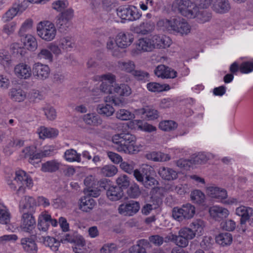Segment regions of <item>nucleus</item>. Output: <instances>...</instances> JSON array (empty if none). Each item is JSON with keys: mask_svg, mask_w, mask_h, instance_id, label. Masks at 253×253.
Listing matches in <instances>:
<instances>
[{"mask_svg": "<svg viewBox=\"0 0 253 253\" xmlns=\"http://www.w3.org/2000/svg\"><path fill=\"white\" fill-rule=\"evenodd\" d=\"M96 81L101 82L99 88H92L90 96L91 99L94 102L99 101L102 97V93L114 94H117L120 96H128L131 93L130 87L126 84H114L116 77L113 74L108 73L94 78Z\"/></svg>", "mask_w": 253, "mask_h": 253, "instance_id": "1", "label": "nucleus"}, {"mask_svg": "<svg viewBox=\"0 0 253 253\" xmlns=\"http://www.w3.org/2000/svg\"><path fill=\"white\" fill-rule=\"evenodd\" d=\"M207 8V7H204ZM172 9L173 11L179 12L182 15L188 18L195 19L196 22L201 24L209 21L211 17L210 13L201 10L204 7H201L195 3L189 4V2H184L181 0H175L172 3Z\"/></svg>", "mask_w": 253, "mask_h": 253, "instance_id": "2", "label": "nucleus"}, {"mask_svg": "<svg viewBox=\"0 0 253 253\" xmlns=\"http://www.w3.org/2000/svg\"><path fill=\"white\" fill-rule=\"evenodd\" d=\"M6 181L7 184L13 190H15L17 186L19 187L18 193H24L26 188L31 189L34 184L32 178L22 169L16 170L12 179H8Z\"/></svg>", "mask_w": 253, "mask_h": 253, "instance_id": "3", "label": "nucleus"}, {"mask_svg": "<svg viewBox=\"0 0 253 253\" xmlns=\"http://www.w3.org/2000/svg\"><path fill=\"white\" fill-rule=\"evenodd\" d=\"M134 140V136L129 133L115 134L112 138L116 149L125 153H133L135 151Z\"/></svg>", "mask_w": 253, "mask_h": 253, "instance_id": "4", "label": "nucleus"}, {"mask_svg": "<svg viewBox=\"0 0 253 253\" xmlns=\"http://www.w3.org/2000/svg\"><path fill=\"white\" fill-rule=\"evenodd\" d=\"M195 235L189 227L182 228L178 231V235H175L169 233L166 237V242L173 241L178 246L181 248H185L189 244V241L193 239Z\"/></svg>", "mask_w": 253, "mask_h": 253, "instance_id": "5", "label": "nucleus"}, {"mask_svg": "<svg viewBox=\"0 0 253 253\" xmlns=\"http://www.w3.org/2000/svg\"><path fill=\"white\" fill-rule=\"evenodd\" d=\"M38 36L42 40L51 42L54 40L57 35V29L54 24L49 21L39 22L36 27Z\"/></svg>", "mask_w": 253, "mask_h": 253, "instance_id": "6", "label": "nucleus"}, {"mask_svg": "<svg viewBox=\"0 0 253 253\" xmlns=\"http://www.w3.org/2000/svg\"><path fill=\"white\" fill-rule=\"evenodd\" d=\"M116 12L123 23L137 20L141 16L138 8L132 5L120 6L117 9Z\"/></svg>", "mask_w": 253, "mask_h": 253, "instance_id": "7", "label": "nucleus"}, {"mask_svg": "<svg viewBox=\"0 0 253 253\" xmlns=\"http://www.w3.org/2000/svg\"><path fill=\"white\" fill-rule=\"evenodd\" d=\"M195 213V207L189 203L183 205L181 208L174 207L172 211L173 218L179 222L192 218Z\"/></svg>", "mask_w": 253, "mask_h": 253, "instance_id": "8", "label": "nucleus"}, {"mask_svg": "<svg viewBox=\"0 0 253 253\" xmlns=\"http://www.w3.org/2000/svg\"><path fill=\"white\" fill-rule=\"evenodd\" d=\"M105 103L98 104L96 108L98 113L101 115L109 117L113 115L115 109L112 105L108 104L112 102L116 106H121L124 104L123 101L110 96H106L104 98Z\"/></svg>", "mask_w": 253, "mask_h": 253, "instance_id": "9", "label": "nucleus"}, {"mask_svg": "<svg viewBox=\"0 0 253 253\" xmlns=\"http://www.w3.org/2000/svg\"><path fill=\"white\" fill-rule=\"evenodd\" d=\"M205 192L208 197L221 203L228 197L227 192L225 189L214 184L207 185L205 187Z\"/></svg>", "mask_w": 253, "mask_h": 253, "instance_id": "10", "label": "nucleus"}, {"mask_svg": "<svg viewBox=\"0 0 253 253\" xmlns=\"http://www.w3.org/2000/svg\"><path fill=\"white\" fill-rule=\"evenodd\" d=\"M32 74L38 80L43 81L47 79L50 75V70L47 65L38 62L32 66Z\"/></svg>", "mask_w": 253, "mask_h": 253, "instance_id": "11", "label": "nucleus"}, {"mask_svg": "<svg viewBox=\"0 0 253 253\" xmlns=\"http://www.w3.org/2000/svg\"><path fill=\"white\" fill-rule=\"evenodd\" d=\"M36 222L33 214L24 212L22 215L20 228L23 232L32 233L36 227Z\"/></svg>", "mask_w": 253, "mask_h": 253, "instance_id": "12", "label": "nucleus"}, {"mask_svg": "<svg viewBox=\"0 0 253 253\" xmlns=\"http://www.w3.org/2000/svg\"><path fill=\"white\" fill-rule=\"evenodd\" d=\"M140 209L139 203L134 201H130L121 204L118 208V212L124 216H132Z\"/></svg>", "mask_w": 253, "mask_h": 253, "instance_id": "13", "label": "nucleus"}, {"mask_svg": "<svg viewBox=\"0 0 253 253\" xmlns=\"http://www.w3.org/2000/svg\"><path fill=\"white\" fill-rule=\"evenodd\" d=\"M21 156L25 158H29V162L33 165L38 164L43 154L37 150L34 146L25 147L22 151Z\"/></svg>", "mask_w": 253, "mask_h": 253, "instance_id": "14", "label": "nucleus"}, {"mask_svg": "<svg viewBox=\"0 0 253 253\" xmlns=\"http://www.w3.org/2000/svg\"><path fill=\"white\" fill-rule=\"evenodd\" d=\"M235 214L241 217V224L244 225L248 221L253 225V209L244 206H240L236 209Z\"/></svg>", "mask_w": 253, "mask_h": 253, "instance_id": "15", "label": "nucleus"}, {"mask_svg": "<svg viewBox=\"0 0 253 253\" xmlns=\"http://www.w3.org/2000/svg\"><path fill=\"white\" fill-rule=\"evenodd\" d=\"M145 169H146L147 172L145 173V178L143 177V185L147 188L151 189V192L153 194L155 192L157 193L160 189L156 187L158 182L153 177L155 174L153 169L146 166Z\"/></svg>", "mask_w": 253, "mask_h": 253, "instance_id": "16", "label": "nucleus"}, {"mask_svg": "<svg viewBox=\"0 0 253 253\" xmlns=\"http://www.w3.org/2000/svg\"><path fill=\"white\" fill-rule=\"evenodd\" d=\"M32 68L31 66L24 62H21L16 64L14 68V74L21 80H28L32 76Z\"/></svg>", "mask_w": 253, "mask_h": 253, "instance_id": "17", "label": "nucleus"}, {"mask_svg": "<svg viewBox=\"0 0 253 253\" xmlns=\"http://www.w3.org/2000/svg\"><path fill=\"white\" fill-rule=\"evenodd\" d=\"M24 141L18 138H11L7 140L3 147L2 152L6 156L11 155L17 149L23 146Z\"/></svg>", "mask_w": 253, "mask_h": 253, "instance_id": "18", "label": "nucleus"}, {"mask_svg": "<svg viewBox=\"0 0 253 253\" xmlns=\"http://www.w3.org/2000/svg\"><path fill=\"white\" fill-rule=\"evenodd\" d=\"M73 17V10L67 9L60 15L57 21V25L59 29L66 30L71 26V20Z\"/></svg>", "mask_w": 253, "mask_h": 253, "instance_id": "19", "label": "nucleus"}, {"mask_svg": "<svg viewBox=\"0 0 253 253\" xmlns=\"http://www.w3.org/2000/svg\"><path fill=\"white\" fill-rule=\"evenodd\" d=\"M37 206L36 200L29 196H26L23 198L19 204L20 209L23 213L26 212L31 213L35 212Z\"/></svg>", "mask_w": 253, "mask_h": 253, "instance_id": "20", "label": "nucleus"}, {"mask_svg": "<svg viewBox=\"0 0 253 253\" xmlns=\"http://www.w3.org/2000/svg\"><path fill=\"white\" fill-rule=\"evenodd\" d=\"M210 216L216 221L227 218L230 213L229 210L222 206L214 205L209 208Z\"/></svg>", "mask_w": 253, "mask_h": 253, "instance_id": "21", "label": "nucleus"}, {"mask_svg": "<svg viewBox=\"0 0 253 253\" xmlns=\"http://www.w3.org/2000/svg\"><path fill=\"white\" fill-rule=\"evenodd\" d=\"M154 72L157 77L162 79H174L177 76L176 71L164 65L158 66Z\"/></svg>", "mask_w": 253, "mask_h": 253, "instance_id": "22", "label": "nucleus"}, {"mask_svg": "<svg viewBox=\"0 0 253 253\" xmlns=\"http://www.w3.org/2000/svg\"><path fill=\"white\" fill-rule=\"evenodd\" d=\"M116 38L117 44L120 48H126L129 46L133 42L134 38L132 34L129 32H120Z\"/></svg>", "mask_w": 253, "mask_h": 253, "instance_id": "23", "label": "nucleus"}, {"mask_svg": "<svg viewBox=\"0 0 253 253\" xmlns=\"http://www.w3.org/2000/svg\"><path fill=\"white\" fill-rule=\"evenodd\" d=\"M173 25L172 31L181 35H186L190 32L189 25L184 20L173 19Z\"/></svg>", "mask_w": 253, "mask_h": 253, "instance_id": "24", "label": "nucleus"}, {"mask_svg": "<svg viewBox=\"0 0 253 253\" xmlns=\"http://www.w3.org/2000/svg\"><path fill=\"white\" fill-rule=\"evenodd\" d=\"M142 114L141 109L135 110L133 113L125 109H120L116 112V117L121 121H129Z\"/></svg>", "mask_w": 253, "mask_h": 253, "instance_id": "25", "label": "nucleus"}, {"mask_svg": "<svg viewBox=\"0 0 253 253\" xmlns=\"http://www.w3.org/2000/svg\"><path fill=\"white\" fill-rule=\"evenodd\" d=\"M21 245L24 250L28 253H37L38 247L35 241L31 238L25 237L21 239Z\"/></svg>", "mask_w": 253, "mask_h": 253, "instance_id": "26", "label": "nucleus"}, {"mask_svg": "<svg viewBox=\"0 0 253 253\" xmlns=\"http://www.w3.org/2000/svg\"><path fill=\"white\" fill-rule=\"evenodd\" d=\"M22 37L23 38H21V40L26 49L34 51L37 48L38 42L34 36L28 34Z\"/></svg>", "mask_w": 253, "mask_h": 253, "instance_id": "27", "label": "nucleus"}, {"mask_svg": "<svg viewBox=\"0 0 253 253\" xmlns=\"http://www.w3.org/2000/svg\"><path fill=\"white\" fill-rule=\"evenodd\" d=\"M83 119L86 124L91 126H97L102 123L101 118L95 112L84 115Z\"/></svg>", "mask_w": 253, "mask_h": 253, "instance_id": "28", "label": "nucleus"}, {"mask_svg": "<svg viewBox=\"0 0 253 253\" xmlns=\"http://www.w3.org/2000/svg\"><path fill=\"white\" fill-rule=\"evenodd\" d=\"M123 194L121 187L117 186H110L106 192L108 198L113 201L121 199L123 196Z\"/></svg>", "mask_w": 253, "mask_h": 253, "instance_id": "29", "label": "nucleus"}, {"mask_svg": "<svg viewBox=\"0 0 253 253\" xmlns=\"http://www.w3.org/2000/svg\"><path fill=\"white\" fill-rule=\"evenodd\" d=\"M95 205L96 203L94 199L88 196L82 197L80 200L79 208L83 211H89Z\"/></svg>", "mask_w": 253, "mask_h": 253, "instance_id": "30", "label": "nucleus"}, {"mask_svg": "<svg viewBox=\"0 0 253 253\" xmlns=\"http://www.w3.org/2000/svg\"><path fill=\"white\" fill-rule=\"evenodd\" d=\"M10 98L14 102H21L26 98V92L20 88H12L9 92Z\"/></svg>", "mask_w": 253, "mask_h": 253, "instance_id": "31", "label": "nucleus"}, {"mask_svg": "<svg viewBox=\"0 0 253 253\" xmlns=\"http://www.w3.org/2000/svg\"><path fill=\"white\" fill-rule=\"evenodd\" d=\"M190 228L194 233L195 237H199L202 235L204 233L205 223L200 219H197L193 221L190 224Z\"/></svg>", "mask_w": 253, "mask_h": 253, "instance_id": "32", "label": "nucleus"}, {"mask_svg": "<svg viewBox=\"0 0 253 253\" xmlns=\"http://www.w3.org/2000/svg\"><path fill=\"white\" fill-rule=\"evenodd\" d=\"M37 133L40 138L45 139L56 137L58 135L59 132L55 128L41 126L37 130Z\"/></svg>", "mask_w": 253, "mask_h": 253, "instance_id": "33", "label": "nucleus"}, {"mask_svg": "<svg viewBox=\"0 0 253 253\" xmlns=\"http://www.w3.org/2000/svg\"><path fill=\"white\" fill-rule=\"evenodd\" d=\"M75 253H86V244L84 238L81 235H77L73 240Z\"/></svg>", "mask_w": 253, "mask_h": 253, "instance_id": "34", "label": "nucleus"}, {"mask_svg": "<svg viewBox=\"0 0 253 253\" xmlns=\"http://www.w3.org/2000/svg\"><path fill=\"white\" fill-rule=\"evenodd\" d=\"M159 173L162 178L167 180H173L178 177V173L175 170L169 168H160Z\"/></svg>", "mask_w": 253, "mask_h": 253, "instance_id": "35", "label": "nucleus"}, {"mask_svg": "<svg viewBox=\"0 0 253 253\" xmlns=\"http://www.w3.org/2000/svg\"><path fill=\"white\" fill-rule=\"evenodd\" d=\"M63 158L66 161L69 163H80L82 160L81 154L73 149L66 150L64 153Z\"/></svg>", "mask_w": 253, "mask_h": 253, "instance_id": "36", "label": "nucleus"}, {"mask_svg": "<svg viewBox=\"0 0 253 253\" xmlns=\"http://www.w3.org/2000/svg\"><path fill=\"white\" fill-rule=\"evenodd\" d=\"M58 43L64 51H71L76 46L74 39L69 36L60 38L58 41Z\"/></svg>", "mask_w": 253, "mask_h": 253, "instance_id": "37", "label": "nucleus"}, {"mask_svg": "<svg viewBox=\"0 0 253 253\" xmlns=\"http://www.w3.org/2000/svg\"><path fill=\"white\" fill-rule=\"evenodd\" d=\"M215 242L222 247L228 246L231 244L233 241L232 236L229 233H222L215 237Z\"/></svg>", "mask_w": 253, "mask_h": 253, "instance_id": "38", "label": "nucleus"}, {"mask_svg": "<svg viewBox=\"0 0 253 253\" xmlns=\"http://www.w3.org/2000/svg\"><path fill=\"white\" fill-rule=\"evenodd\" d=\"M120 69L125 72L129 73L133 72V74L136 77H139L142 75V72L140 71H134L135 65L132 61L121 62L119 63Z\"/></svg>", "mask_w": 253, "mask_h": 253, "instance_id": "39", "label": "nucleus"}, {"mask_svg": "<svg viewBox=\"0 0 253 253\" xmlns=\"http://www.w3.org/2000/svg\"><path fill=\"white\" fill-rule=\"evenodd\" d=\"M146 87L149 91L154 92L166 91L170 89V87L168 84H161L155 82L147 84Z\"/></svg>", "mask_w": 253, "mask_h": 253, "instance_id": "40", "label": "nucleus"}, {"mask_svg": "<svg viewBox=\"0 0 253 253\" xmlns=\"http://www.w3.org/2000/svg\"><path fill=\"white\" fill-rule=\"evenodd\" d=\"M60 165V163L57 160L49 161L42 164L41 170L45 172H54L59 169Z\"/></svg>", "mask_w": 253, "mask_h": 253, "instance_id": "41", "label": "nucleus"}, {"mask_svg": "<svg viewBox=\"0 0 253 253\" xmlns=\"http://www.w3.org/2000/svg\"><path fill=\"white\" fill-rule=\"evenodd\" d=\"M146 157L147 159L154 161L165 162L169 161L170 159V157L168 154L156 152H152L147 153L146 155Z\"/></svg>", "mask_w": 253, "mask_h": 253, "instance_id": "42", "label": "nucleus"}, {"mask_svg": "<svg viewBox=\"0 0 253 253\" xmlns=\"http://www.w3.org/2000/svg\"><path fill=\"white\" fill-rule=\"evenodd\" d=\"M156 47L166 48L169 47L171 44L170 39L165 35L161 36L155 35L154 39Z\"/></svg>", "mask_w": 253, "mask_h": 253, "instance_id": "43", "label": "nucleus"}, {"mask_svg": "<svg viewBox=\"0 0 253 253\" xmlns=\"http://www.w3.org/2000/svg\"><path fill=\"white\" fill-rule=\"evenodd\" d=\"M106 46L107 48L111 51L113 56H118L120 55V47L118 45L116 38L114 39L110 37L107 41Z\"/></svg>", "mask_w": 253, "mask_h": 253, "instance_id": "44", "label": "nucleus"}, {"mask_svg": "<svg viewBox=\"0 0 253 253\" xmlns=\"http://www.w3.org/2000/svg\"><path fill=\"white\" fill-rule=\"evenodd\" d=\"M190 198L194 203L199 205L203 204L206 200L205 194L198 189L194 190L191 192Z\"/></svg>", "mask_w": 253, "mask_h": 253, "instance_id": "45", "label": "nucleus"}, {"mask_svg": "<svg viewBox=\"0 0 253 253\" xmlns=\"http://www.w3.org/2000/svg\"><path fill=\"white\" fill-rule=\"evenodd\" d=\"M159 117V112L153 107L146 106L143 108V118L147 120H154Z\"/></svg>", "mask_w": 253, "mask_h": 253, "instance_id": "46", "label": "nucleus"}, {"mask_svg": "<svg viewBox=\"0 0 253 253\" xmlns=\"http://www.w3.org/2000/svg\"><path fill=\"white\" fill-rule=\"evenodd\" d=\"M12 63L11 57L5 49H0V63L5 68L9 67Z\"/></svg>", "mask_w": 253, "mask_h": 253, "instance_id": "47", "label": "nucleus"}, {"mask_svg": "<svg viewBox=\"0 0 253 253\" xmlns=\"http://www.w3.org/2000/svg\"><path fill=\"white\" fill-rule=\"evenodd\" d=\"M101 174L106 177H112L115 175L118 172L117 168L112 165H108L99 168Z\"/></svg>", "mask_w": 253, "mask_h": 253, "instance_id": "48", "label": "nucleus"}, {"mask_svg": "<svg viewBox=\"0 0 253 253\" xmlns=\"http://www.w3.org/2000/svg\"><path fill=\"white\" fill-rule=\"evenodd\" d=\"M217 4H213V9L216 12L223 13L229 10L230 5L226 0L217 1Z\"/></svg>", "mask_w": 253, "mask_h": 253, "instance_id": "49", "label": "nucleus"}, {"mask_svg": "<svg viewBox=\"0 0 253 253\" xmlns=\"http://www.w3.org/2000/svg\"><path fill=\"white\" fill-rule=\"evenodd\" d=\"M177 126V124L172 120L162 121L159 123V128L165 131H169L175 129Z\"/></svg>", "mask_w": 253, "mask_h": 253, "instance_id": "50", "label": "nucleus"}, {"mask_svg": "<svg viewBox=\"0 0 253 253\" xmlns=\"http://www.w3.org/2000/svg\"><path fill=\"white\" fill-rule=\"evenodd\" d=\"M154 36L143 38V51H150L156 47Z\"/></svg>", "mask_w": 253, "mask_h": 253, "instance_id": "51", "label": "nucleus"}, {"mask_svg": "<svg viewBox=\"0 0 253 253\" xmlns=\"http://www.w3.org/2000/svg\"><path fill=\"white\" fill-rule=\"evenodd\" d=\"M43 243L53 251H56L60 245V242L50 237H43Z\"/></svg>", "mask_w": 253, "mask_h": 253, "instance_id": "52", "label": "nucleus"}, {"mask_svg": "<svg viewBox=\"0 0 253 253\" xmlns=\"http://www.w3.org/2000/svg\"><path fill=\"white\" fill-rule=\"evenodd\" d=\"M53 54L49 48H42L40 49L37 54V58L40 59H44L49 62L53 60Z\"/></svg>", "mask_w": 253, "mask_h": 253, "instance_id": "53", "label": "nucleus"}, {"mask_svg": "<svg viewBox=\"0 0 253 253\" xmlns=\"http://www.w3.org/2000/svg\"><path fill=\"white\" fill-rule=\"evenodd\" d=\"M176 166L181 169L189 170L195 168L192 160L181 159L176 162Z\"/></svg>", "mask_w": 253, "mask_h": 253, "instance_id": "54", "label": "nucleus"}, {"mask_svg": "<svg viewBox=\"0 0 253 253\" xmlns=\"http://www.w3.org/2000/svg\"><path fill=\"white\" fill-rule=\"evenodd\" d=\"M18 5L13 7L7 11L2 17L3 22H7L12 19L19 12Z\"/></svg>", "mask_w": 253, "mask_h": 253, "instance_id": "55", "label": "nucleus"}, {"mask_svg": "<svg viewBox=\"0 0 253 253\" xmlns=\"http://www.w3.org/2000/svg\"><path fill=\"white\" fill-rule=\"evenodd\" d=\"M33 25V21L31 19L26 20L22 24L19 31V35L22 37L24 36L26 32L29 31L32 29Z\"/></svg>", "mask_w": 253, "mask_h": 253, "instance_id": "56", "label": "nucleus"}, {"mask_svg": "<svg viewBox=\"0 0 253 253\" xmlns=\"http://www.w3.org/2000/svg\"><path fill=\"white\" fill-rule=\"evenodd\" d=\"M10 219V214L8 210L3 207L0 208V223L2 224H8Z\"/></svg>", "mask_w": 253, "mask_h": 253, "instance_id": "57", "label": "nucleus"}, {"mask_svg": "<svg viewBox=\"0 0 253 253\" xmlns=\"http://www.w3.org/2000/svg\"><path fill=\"white\" fill-rule=\"evenodd\" d=\"M67 0H56L52 3V8L55 10L61 12L68 6Z\"/></svg>", "mask_w": 253, "mask_h": 253, "instance_id": "58", "label": "nucleus"}, {"mask_svg": "<svg viewBox=\"0 0 253 253\" xmlns=\"http://www.w3.org/2000/svg\"><path fill=\"white\" fill-rule=\"evenodd\" d=\"M48 48L50 50L53 55H54L56 57L61 55L64 52L58 42H53L50 43L48 45Z\"/></svg>", "mask_w": 253, "mask_h": 253, "instance_id": "59", "label": "nucleus"}, {"mask_svg": "<svg viewBox=\"0 0 253 253\" xmlns=\"http://www.w3.org/2000/svg\"><path fill=\"white\" fill-rule=\"evenodd\" d=\"M18 239L16 234H6L0 236V244H5L7 243H14Z\"/></svg>", "mask_w": 253, "mask_h": 253, "instance_id": "60", "label": "nucleus"}, {"mask_svg": "<svg viewBox=\"0 0 253 253\" xmlns=\"http://www.w3.org/2000/svg\"><path fill=\"white\" fill-rule=\"evenodd\" d=\"M102 55L100 54L98 56L90 57L87 61L86 65L88 68H93L98 66L101 62Z\"/></svg>", "mask_w": 253, "mask_h": 253, "instance_id": "61", "label": "nucleus"}, {"mask_svg": "<svg viewBox=\"0 0 253 253\" xmlns=\"http://www.w3.org/2000/svg\"><path fill=\"white\" fill-rule=\"evenodd\" d=\"M239 70L243 74H249L253 71V62L246 61L240 65Z\"/></svg>", "mask_w": 253, "mask_h": 253, "instance_id": "62", "label": "nucleus"}, {"mask_svg": "<svg viewBox=\"0 0 253 253\" xmlns=\"http://www.w3.org/2000/svg\"><path fill=\"white\" fill-rule=\"evenodd\" d=\"M44 115L46 118L50 120H54L57 116L56 111L55 109L51 106H46L43 108Z\"/></svg>", "mask_w": 253, "mask_h": 253, "instance_id": "63", "label": "nucleus"}, {"mask_svg": "<svg viewBox=\"0 0 253 253\" xmlns=\"http://www.w3.org/2000/svg\"><path fill=\"white\" fill-rule=\"evenodd\" d=\"M127 194L131 198L137 197L140 194V190L136 184H133L127 189Z\"/></svg>", "mask_w": 253, "mask_h": 253, "instance_id": "64", "label": "nucleus"}]
</instances>
